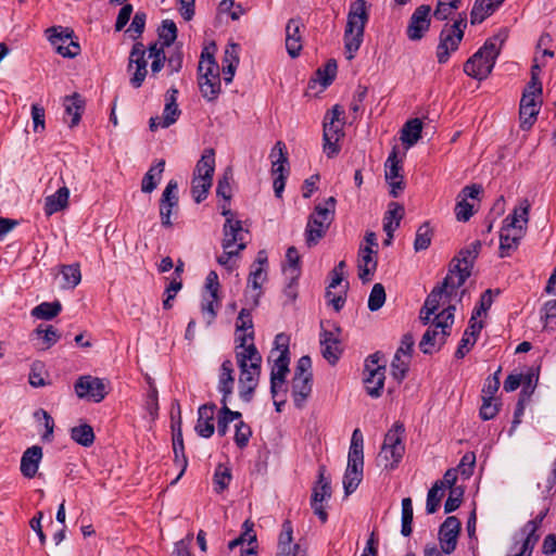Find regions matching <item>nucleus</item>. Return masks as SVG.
<instances>
[{
	"mask_svg": "<svg viewBox=\"0 0 556 556\" xmlns=\"http://www.w3.org/2000/svg\"><path fill=\"white\" fill-rule=\"evenodd\" d=\"M480 242H473L469 248L459 252L451 264V268L441 282L427 296L424 307L420 311V320L427 325L431 316L438 311L442 300L459 302L465 293L463 286L471 274L473 262L478 256Z\"/></svg>",
	"mask_w": 556,
	"mask_h": 556,
	"instance_id": "nucleus-1",
	"label": "nucleus"
},
{
	"mask_svg": "<svg viewBox=\"0 0 556 556\" xmlns=\"http://www.w3.org/2000/svg\"><path fill=\"white\" fill-rule=\"evenodd\" d=\"M531 204L528 199H521L513 212L508 214L500 231V256L507 257L515 252L521 239L526 235L529 223V212Z\"/></svg>",
	"mask_w": 556,
	"mask_h": 556,
	"instance_id": "nucleus-2",
	"label": "nucleus"
},
{
	"mask_svg": "<svg viewBox=\"0 0 556 556\" xmlns=\"http://www.w3.org/2000/svg\"><path fill=\"white\" fill-rule=\"evenodd\" d=\"M236 362L240 369L239 394L244 402H250L258 383L262 356L254 343L235 346Z\"/></svg>",
	"mask_w": 556,
	"mask_h": 556,
	"instance_id": "nucleus-3",
	"label": "nucleus"
},
{
	"mask_svg": "<svg viewBox=\"0 0 556 556\" xmlns=\"http://www.w3.org/2000/svg\"><path fill=\"white\" fill-rule=\"evenodd\" d=\"M222 215L225 216L226 220L223 227V253L217 257V262L222 266L231 268V258L238 256L247 247L249 231L243 228L242 222L236 217L226 204L222 206Z\"/></svg>",
	"mask_w": 556,
	"mask_h": 556,
	"instance_id": "nucleus-4",
	"label": "nucleus"
},
{
	"mask_svg": "<svg viewBox=\"0 0 556 556\" xmlns=\"http://www.w3.org/2000/svg\"><path fill=\"white\" fill-rule=\"evenodd\" d=\"M505 39V33H500L489 38L484 45L467 60L464 65V72L475 79H485L495 65V61Z\"/></svg>",
	"mask_w": 556,
	"mask_h": 556,
	"instance_id": "nucleus-5",
	"label": "nucleus"
},
{
	"mask_svg": "<svg viewBox=\"0 0 556 556\" xmlns=\"http://www.w3.org/2000/svg\"><path fill=\"white\" fill-rule=\"evenodd\" d=\"M368 18L369 14L365 0H355L350 4L343 36L344 52L348 60H352L359 50Z\"/></svg>",
	"mask_w": 556,
	"mask_h": 556,
	"instance_id": "nucleus-6",
	"label": "nucleus"
},
{
	"mask_svg": "<svg viewBox=\"0 0 556 556\" xmlns=\"http://www.w3.org/2000/svg\"><path fill=\"white\" fill-rule=\"evenodd\" d=\"M289 343L290 338L286 333H278L274 340L268 362L273 363L270 371V393L277 397L280 392H286V377L289 372Z\"/></svg>",
	"mask_w": 556,
	"mask_h": 556,
	"instance_id": "nucleus-7",
	"label": "nucleus"
},
{
	"mask_svg": "<svg viewBox=\"0 0 556 556\" xmlns=\"http://www.w3.org/2000/svg\"><path fill=\"white\" fill-rule=\"evenodd\" d=\"M364 469V437L357 428L353 431L348 454V465L343 476V488L345 495L356 491L362 479Z\"/></svg>",
	"mask_w": 556,
	"mask_h": 556,
	"instance_id": "nucleus-8",
	"label": "nucleus"
},
{
	"mask_svg": "<svg viewBox=\"0 0 556 556\" xmlns=\"http://www.w3.org/2000/svg\"><path fill=\"white\" fill-rule=\"evenodd\" d=\"M446 301L447 307L435 315L432 325L424 333L419 342V348L425 354L433 353L444 344L445 339L450 336V331L454 323L455 306L448 300Z\"/></svg>",
	"mask_w": 556,
	"mask_h": 556,
	"instance_id": "nucleus-9",
	"label": "nucleus"
},
{
	"mask_svg": "<svg viewBox=\"0 0 556 556\" xmlns=\"http://www.w3.org/2000/svg\"><path fill=\"white\" fill-rule=\"evenodd\" d=\"M336 203V199L329 197L324 204L315 206L305 228V239L308 247L317 244L325 236L334 217Z\"/></svg>",
	"mask_w": 556,
	"mask_h": 556,
	"instance_id": "nucleus-10",
	"label": "nucleus"
},
{
	"mask_svg": "<svg viewBox=\"0 0 556 556\" xmlns=\"http://www.w3.org/2000/svg\"><path fill=\"white\" fill-rule=\"evenodd\" d=\"M344 111L334 105L324 118L323 149L328 157H333L340 152V140L344 136L343 131Z\"/></svg>",
	"mask_w": 556,
	"mask_h": 556,
	"instance_id": "nucleus-11",
	"label": "nucleus"
},
{
	"mask_svg": "<svg viewBox=\"0 0 556 556\" xmlns=\"http://www.w3.org/2000/svg\"><path fill=\"white\" fill-rule=\"evenodd\" d=\"M405 429L401 424H395L384 435L383 444L379 452V460L384 468L393 469L401 462L404 452Z\"/></svg>",
	"mask_w": 556,
	"mask_h": 556,
	"instance_id": "nucleus-12",
	"label": "nucleus"
},
{
	"mask_svg": "<svg viewBox=\"0 0 556 556\" xmlns=\"http://www.w3.org/2000/svg\"><path fill=\"white\" fill-rule=\"evenodd\" d=\"M542 84L533 78L527 85L520 100V127L528 130L536 121V116L541 109Z\"/></svg>",
	"mask_w": 556,
	"mask_h": 556,
	"instance_id": "nucleus-13",
	"label": "nucleus"
},
{
	"mask_svg": "<svg viewBox=\"0 0 556 556\" xmlns=\"http://www.w3.org/2000/svg\"><path fill=\"white\" fill-rule=\"evenodd\" d=\"M467 26L466 14H459L451 26L442 29L440 34V42L437 47V59L440 64L448 61L451 53L458 49L464 37V29Z\"/></svg>",
	"mask_w": 556,
	"mask_h": 556,
	"instance_id": "nucleus-14",
	"label": "nucleus"
},
{
	"mask_svg": "<svg viewBox=\"0 0 556 556\" xmlns=\"http://www.w3.org/2000/svg\"><path fill=\"white\" fill-rule=\"evenodd\" d=\"M381 355L375 353L365 361L364 386L371 397H379L384 387V365L380 364Z\"/></svg>",
	"mask_w": 556,
	"mask_h": 556,
	"instance_id": "nucleus-15",
	"label": "nucleus"
},
{
	"mask_svg": "<svg viewBox=\"0 0 556 556\" xmlns=\"http://www.w3.org/2000/svg\"><path fill=\"white\" fill-rule=\"evenodd\" d=\"M320 348L324 358L334 365L342 354L341 329L334 324L321 323Z\"/></svg>",
	"mask_w": 556,
	"mask_h": 556,
	"instance_id": "nucleus-16",
	"label": "nucleus"
},
{
	"mask_svg": "<svg viewBox=\"0 0 556 556\" xmlns=\"http://www.w3.org/2000/svg\"><path fill=\"white\" fill-rule=\"evenodd\" d=\"M127 72L130 75V85L138 89L140 88L148 75V59L147 50L142 42H136L128 58Z\"/></svg>",
	"mask_w": 556,
	"mask_h": 556,
	"instance_id": "nucleus-17",
	"label": "nucleus"
},
{
	"mask_svg": "<svg viewBox=\"0 0 556 556\" xmlns=\"http://www.w3.org/2000/svg\"><path fill=\"white\" fill-rule=\"evenodd\" d=\"M331 497L330 480L325 476V467L319 468L318 480L313 488L311 507L314 514L324 523L328 519L324 502Z\"/></svg>",
	"mask_w": 556,
	"mask_h": 556,
	"instance_id": "nucleus-18",
	"label": "nucleus"
},
{
	"mask_svg": "<svg viewBox=\"0 0 556 556\" xmlns=\"http://www.w3.org/2000/svg\"><path fill=\"white\" fill-rule=\"evenodd\" d=\"M74 389L79 399L92 400L96 403L101 402L108 394L105 381L89 375L79 377Z\"/></svg>",
	"mask_w": 556,
	"mask_h": 556,
	"instance_id": "nucleus-19",
	"label": "nucleus"
},
{
	"mask_svg": "<svg viewBox=\"0 0 556 556\" xmlns=\"http://www.w3.org/2000/svg\"><path fill=\"white\" fill-rule=\"evenodd\" d=\"M178 90L170 88L165 94V105L162 116H155L150 118L149 127L152 131L159 128H167L180 116V110L177 104Z\"/></svg>",
	"mask_w": 556,
	"mask_h": 556,
	"instance_id": "nucleus-20",
	"label": "nucleus"
},
{
	"mask_svg": "<svg viewBox=\"0 0 556 556\" xmlns=\"http://www.w3.org/2000/svg\"><path fill=\"white\" fill-rule=\"evenodd\" d=\"M49 40L58 53L65 58H75L80 52V46L73 40V31L63 27L48 29Z\"/></svg>",
	"mask_w": 556,
	"mask_h": 556,
	"instance_id": "nucleus-21",
	"label": "nucleus"
},
{
	"mask_svg": "<svg viewBox=\"0 0 556 556\" xmlns=\"http://www.w3.org/2000/svg\"><path fill=\"white\" fill-rule=\"evenodd\" d=\"M386 180L390 186V194L393 198H397L404 189V179L401 174L402 161L397 156V151L394 148L389 154L386 164Z\"/></svg>",
	"mask_w": 556,
	"mask_h": 556,
	"instance_id": "nucleus-22",
	"label": "nucleus"
},
{
	"mask_svg": "<svg viewBox=\"0 0 556 556\" xmlns=\"http://www.w3.org/2000/svg\"><path fill=\"white\" fill-rule=\"evenodd\" d=\"M178 207V184L176 180H169L162 193L160 200V217L164 227L173 226L172 213Z\"/></svg>",
	"mask_w": 556,
	"mask_h": 556,
	"instance_id": "nucleus-23",
	"label": "nucleus"
},
{
	"mask_svg": "<svg viewBox=\"0 0 556 556\" xmlns=\"http://www.w3.org/2000/svg\"><path fill=\"white\" fill-rule=\"evenodd\" d=\"M460 531V521L454 517H447L439 530V541L444 554H452L457 545V539Z\"/></svg>",
	"mask_w": 556,
	"mask_h": 556,
	"instance_id": "nucleus-24",
	"label": "nucleus"
},
{
	"mask_svg": "<svg viewBox=\"0 0 556 556\" xmlns=\"http://www.w3.org/2000/svg\"><path fill=\"white\" fill-rule=\"evenodd\" d=\"M236 345H249L254 343V326L251 311L242 308L236 319Z\"/></svg>",
	"mask_w": 556,
	"mask_h": 556,
	"instance_id": "nucleus-25",
	"label": "nucleus"
},
{
	"mask_svg": "<svg viewBox=\"0 0 556 556\" xmlns=\"http://www.w3.org/2000/svg\"><path fill=\"white\" fill-rule=\"evenodd\" d=\"M430 7L420 5L413 13L407 27V36L410 40H419L430 26Z\"/></svg>",
	"mask_w": 556,
	"mask_h": 556,
	"instance_id": "nucleus-26",
	"label": "nucleus"
},
{
	"mask_svg": "<svg viewBox=\"0 0 556 556\" xmlns=\"http://www.w3.org/2000/svg\"><path fill=\"white\" fill-rule=\"evenodd\" d=\"M481 191L480 186L470 185L462 189L457 195V202L455 205V216L459 222H467L472 216V205L468 202V199H476Z\"/></svg>",
	"mask_w": 556,
	"mask_h": 556,
	"instance_id": "nucleus-27",
	"label": "nucleus"
},
{
	"mask_svg": "<svg viewBox=\"0 0 556 556\" xmlns=\"http://www.w3.org/2000/svg\"><path fill=\"white\" fill-rule=\"evenodd\" d=\"M42 456V447L39 445H33L26 448L22 455L20 465L22 476L27 479L34 478L38 472Z\"/></svg>",
	"mask_w": 556,
	"mask_h": 556,
	"instance_id": "nucleus-28",
	"label": "nucleus"
},
{
	"mask_svg": "<svg viewBox=\"0 0 556 556\" xmlns=\"http://www.w3.org/2000/svg\"><path fill=\"white\" fill-rule=\"evenodd\" d=\"M303 23L299 18H291L286 26V49L291 58L300 55L302 50Z\"/></svg>",
	"mask_w": 556,
	"mask_h": 556,
	"instance_id": "nucleus-29",
	"label": "nucleus"
},
{
	"mask_svg": "<svg viewBox=\"0 0 556 556\" xmlns=\"http://www.w3.org/2000/svg\"><path fill=\"white\" fill-rule=\"evenodd\" d=\"M233 364L230 359H225L220 366L217 386V390L222 394V404H228L229 397L233 392Z\"/></svg>",
	"mask_w": 556,
	"mask_h": 556,
	"instance_id": "nucleus-30",
	"label": "nucleus"
},
{
	"mask_svg": "<svg viewBox=\"0 0 556 556\" xmlns=\"http://www.w3.org/2000/svg\"><path fill=\"white\" fill-rule=\"evenodd\" d=\"M216 410L215 404H204L198 409V421L195 431L202 438H211L214 433V415Z\"/></svg>",
	"mask_w": 556,
	"mask_h": 556,
	"instance_id": "nucleus-31",
	"label": "nucleus"
},
{
	"mask_svg": "<svg viewBox=\"0 0 556 556\" xmlns=\"http://www.w3.org/2000/svg\"><path fill=\"white\" fill-rule=\"evenodd\" d=\"M404 216V207L397 202H391L383 217V230L387 233V244L393 239L394 231L400 227V223Z\"/></svg>",
	"mask_w": 556,
	"mask_h": 556,
	"instance_id": "nucleus-32",
	"label": "nucleus"
},
{
	"mask_svg": "<svg viewBox=\"0 0 556 556\" xmlns=\"http://www.w3.org/2000/svg\"><path fill=\"white\" fill-rule=\"evenodd\" d=\"M269 157L271 160L273 177H288L289 168L286 144L281 141H277L270 151Z\"/></svg>",
	"mask_w": 556,
	"mask_h": 556,
	"instance_id": "nucleus-33",
	"label": "nucleus"
},
{
	"mask_svg": "<svg viewBox=\"0 0 556 556\" xmlns=\"http://www.w3.org/2000/svg\"><path fill=\"white\" fill-rule=\"evenodd\" d=\"M293 529L289 520L283 521L281 532L278 538V556H293L294 553L305 552L298 544H292Z\"/></svg>",
	"mask_w": 556,
	"mask_h": 556,
	"instance_id": "nucleus-34",
	"label": "nucleus"
},
{
	"mask_svg": "<svg viewBox=\"0 0 556 556\" xmlns=\"http://www.w3.org/2000/svg\"><path fill=\"white\" fill-rule=\"evenodd\" d=\"M312 392V378L293 376L291 397L298 408H302Z\"/></svg>",
	"mask_w": 556,
	"mask_h": 556,
	"instance_id": "nucleus-35",
	"label": "nucleus"
},
{
	"mask_svg": "<svg viewBox=\"0 0 556 556\" xmlns=\"http://www.w3.org/2000/svg\"><path fill=\"white\" fill-rule=\"evenodd\" d=\"M65 119L70 118L68 126L75 127L79 124L85 109V100L80 94L74 93L64 98Z\"/></svg>",
	"mask_w": 556,
	"mask_h": 556,
	"instance_id": "nucleus-36",
	"label": "nucleus"
},
{
	"mask_svg": "<svg viewBox=\"0 0 556 556\" xmlns=\"http://www.w3.org/2000/svg\"><path fill=\"white\" fill-rule=\"evenodd\" d=\"M70 190L67 187L59 188L53 194L45 199L43 211L47 216H51L68 205Z\"/></svg>",
	"mask_w": 556,
	"mask_h": 556,
	"instance_id": "nucleus-37",
	"label": "nucleus"
},
{
	"mask_svg": "<svg viewBox=\"0 0 556 556\" xmlns=\"http://www.w3.org/2000/svg\"><path fill=\"white\" fill-rule=\"evenodd\" d=\"M374 251L369 247L362 248L358 257V277L363 282L371 279L376 268L377 261L374 257Z\"/></svg>",
	"mask_w": 556,
	"mask_h": 556,
	"instance_id": "nucleus-38",
	"label": "nucleus"
},
{
	"mask_svg": "<svg viewBox=\"0 0 556 556\" xmlns=\"http://www.w3.org/2000/svg\"><path fill=\"white\" fill-rule=\"evenodd\" d=\"M504 1L505 0H476L470 14L471 24L482 23L488 16L493 14Z\"/></svg>",
	"mask_w": 556,
	"mask_h": 556,
	"instance_id": "nucleus-39",
	"label": "nucleus"
},
{
	"mask_svg": "<svg viewBox=\"0 0 556 556\" xmlns=\"http://www.w3.org/2000/svg\"><path fill=\"white\" fill-rule=\"evenodd\" d=\"M214 170L215 152L213 149H206L195 165L193 177H202L204 179L213 180Z\"/></svg>",
	"mask_w": 556,
	"mask_h": 556,
	"instance_id": "nucleus-40",
	"label": "nucleus"
},
{
	"mask_svg": "<svg viewBox=\"0 0 556 556\" xmlns=\"http://www.w3.org/2000/svg\"><path fill=\"white\" fill-rule=\"evenodd\" d=\"M422 123L419 118L406 122L401 130V140L406 149L412 148L421 137Z\"/></svg>",
	"mask_w": 556,
	"mask_h": 556,
	"instance_id": "nucleus-41",
	"label": "nucleus"
},
{
	"mask_svg": "<svg viewBox=\"0 0 556 556\" xmlns=\"http://www.w3.org/2000/svg\"><path fill=\"white\" fill-rule=\"evenodd\" d=\"M165 161L160 160L152 165L142 178L141 190L146 193H151L157 186L164 172Z\"/></svg>",
	"mask_w": 556,
	"mask_h": 556,
	"instance_id": "nucleus-42",
	"label": "nucleus"
},
{
	"mask_svg": "<svg viewBox=\"0 0 556 556\" xmlns=\"http://www.w3.org/2000/svg\"><path fill=\"white\" fill-rule=\"evenodd\" d=\"M219 306L220 301L218 294L204 293L202 295L201 312L207 325H211L214 321Z\"/></svg>",
	"mask_w": 556,
	"mask_h": 556,
	"instance_id": "nucleus-43",
	"label": "nucleus"
},
{
	"mask_svg": "<svg viewBox=\"0 0 556 556\" xmlns=\"http://www.w3.org/2000/svg\"><path fill=\"white\" fill-rule=\"evenodd\" d=\"M199 88L203 98L214 101L220 93V77H199Z\"/></svg>",
	"mask_w": 556,
	"mask_h": 556,
	"instance_id": "nucleus-44",
	"label": "nucleus"
},
{
	"mask_svg": "<svg viewBox=\"0 0 556 556\" xmlns=\"http://www.w3.org/2000/svg\"><path fill=\"white\" fill-rule=\"evenodd\" d=\"M35 334L39 340V349L48 350L52 345H54L59 339L60 334L58 330L53 326H38L35 330Z\"/></svg>",
	"mask_w": 556,
	"mask_h": 556,
	"instance_id": "nucleus-45",
	"label": "nucleus"
},
{
	"mask_svg": "<svg viewBox=\"0 0 556 556\" xmlns=\"http://www.w3.org/2000/svg\"><path fill=\"white\" fill-rule=\"evenodd\" d=\"M198 71L199 77L219 76V66L215 62L213 54L208 52V48H205L201 53Z\"/></svg>",
	"mask_w": 556,
	"mask_h": 556,
	"instance_id": "nucleus-46",
	"label": "nucleus"
},
{
	"mask_svg": "<svg viewBox=\"0 0 556 556\" xmlns=\"http://www.w3.org/2000/svg\"><path fill=\"white\" fill-rule=\"evenodd\" d=\"M61 311L62 305L59 301L42 302L31 309V316L38 319L50 320L58 316Z\"/></svg>",
	"mask_w": 556,
	"mask_h": 556,
	"instance_id": "nucleus-47",
	"label": "nucleus"
},
{
	"mask_svg": "<svg viewBox=\"0 0 556 556\" xmlns=\"http://www.w3.org/2000/svg\"><path fill=\"white\" fill-rule=\"evenodd\" d=\"M222 408L217 415V433L220 437L226 435L228 431V425L233 420L241 418V413L233 412L228 407V404H222Z\"/></svg>",
	"mask_w": 556,
	"mask_h": 556,
	"instance_id": "nucleus-48",
	"label": "nucleus"
},
{
	"mask_svg": "<svg viewBox=\"0 0 556 556\" xmlns=\"http://www.w3.org/2000/svg\"><path fill=\"white\" fill-rule=\"evenodd\" d=\"M173 450L175 454V462L180 467V472L173 483H175L185 472L188 462L184 452V441L180 429L173 434Z\"/></svg>",
	"mask_w": 556,
	"mask_h": 556,
	"instance_id": "nucleus-49",
	"label": "nucleus"
},
{
	"mask_svg": "<svg viewBox=\"0 0 556 556\" xmlns=\"http://www.w3.org/2000/svg\"><path fill=\"white\" fill-rule=\"evenodd\" d=\"M548 513V507L542 509L535 518L529 520L520 530L522 536H527L529 539H534L535 542L539 541L540 535L536 533L540 529L544 518Z\"/></svg>",
	"mask_w": 556,
	"mask_h": 556,
	"instance_id": "nucleus-50",
	"label": "nucleus"
},
{
	"mask_svg": "<svg viewBox=\"0 0 556 556\" xmlns=\"http://www.w3.org/2000/svg\"><path fill=\"white\" fill-rule=\"evenodd\" d=\"M267 278L266 268L263 266H252L249 278H248V288H252L256 290L257 293L254 295L255 304L261 295L262 285L265 282Z\"/></svg>",
	"mask_w": 556,
	"mask_h": 556,
	"instance_id": "nucleus-51",
	"label": "nucleus"
},
{
	"mask_svg": "<svg viewBox=\"0 0 556 556\" xmlns=\"http://www.w3.org/2000/svg\"><path fill=\"white\" fill-rule=\"evenodd\" d=\"M71 438L83 446H90L94 441V433L89 425H79L72 428Z\"/></svg>",
	"mask_w": 556,
	"mask_h": 556,
	"instance_id": "nucleus-52",
	"label": "nucleus"
},
{
	"mask_svg": "<svg viewBox=\"0 0 556 556\" xmlns=\"http://www.w3.org/2000/svg\"><path fill=\"white\" fill-rule=\"evenodd\" d=\"M61 275L64 281V288L73 289L81 280V274L78 264L63 265L61 267Z\"/></svg>",
	"mask_w": 556,
	"mask_h": 556,
	"instance_id": "nucleus-53",
	"label": "nucleus"
},
{
	"mask_svg": "<svg viewBox=\"0 0 556 556\" xmlns=\"http://www.w3.org/2000/svg\"><path fill=\"white\" fill-rule=\"evenodd\" d=\"M432 229L428 222L424 223L416 231L414 249L416 252L427 250L431 244Z\"/></svg>",
	"mask_w": 556,
	"mask_h": 556,
	"instance_id": "nucleus-54",
	"label": "nucleus"
},
{
	"mask_svg": "<svg viewBox=\"0 0 556 556\" xmlns=\"http://www.w3.org/2000/svg\"><path fill=\"white\" fill-rule=\"evenodd\" d=\"M231 479L230 469L224 465H218L213 477L214 491L217 493L224 492L228 488Z\"/></svg>",
	"mask_w": 556,
	"mask_h": 556,
	"instance_id": "nucleus-55",
	"label": "nucleus"
},
{
	"mask_svg": "<svg viewBox=\"0 0 556 556\" xmlns=\"http://www.w3.org/2000/svg\"><path fill=\"white\" fill-rule=\"evenodd\" d=\"M460 4L462 0H439L433 15L440 21L447 20Z\"/></svg>",
	"mask_w": 556,
	"mask_h": 556,
	"instance_id": "nucleus-56",
	"label": "nucleus"
},
{
	"mask_svg": "<svg viewBox=\"0 0 556 556\" xmlns=\"http://www.w3.org/2000/svg\"><path fill=\"white\" fill-rule=\"evenodd\" d=\"M443 482L437 481L428 491L426 510L428 514H434L438 510L442 498Z\"/></svg>",
	"mask_w": 556,
	"mask_h": 556,
	"instance_id": "nucleus-57",
	"label": "nucleus"
},
{
	"mask_svg": "<svg viewBox=\"0 0 556 556\" xmlns=\"http://www.w3.org/2000/svg\"><path fill=\"white\" fill-rule=\"evenodd\" d=\"M213 180L204 179L202 177L192 178V195L197 203L206 199L208 190L212 187Z\"/></svg>",
	"mask_w": 556,
	"mask_h": 556,
	"instance_id": "nucleus-58",
	"label": "nucleus"
},
{
	"mask_svg": "<svg viewBox=\"0 0 556 556\" xmlns=\"http://www.w3.org/2000/svg\"><path fill=\"white\" fill-rule=\"evenodd\" d=\"M386 302V291L381 283L374 285L369 298H368V308L371 312H376L383 306Z\"/></svg>",
	"mask_w": 556,
	"mask_h": 556,
	"instance_id": "nucleus-59",
	"label": "nucleus"
},
{
	"mask_svg": "<svg viewBox=\"0 0 556 556\" xmlns=\"http://www.w3.org/2000/svg\"><path fill=\"white\" fill-rule=\"evenodd\" d=\"M409 363L410 359L399 356L397 354L394 355L391 363V374L397 382H401L405 378Z\"/></svg>",
	"mask_w": 556,
	"mask_h": 556,
	"instance_id": "nucleus-60",
	"label": "nucleus"
},
{
	"mask_svg": "<svg viewBox=\"0 0 556 556\" xmlns=\"http://www.w3.org/2000/svg\"><path fill=\"white\" fill-rule=\"evenodd\" d=\"M337 63L334 60H329L323 67L318 68L317 76L319 83L324 87H328L337 75Z\"/></svg>",
	"mask_w": 556,
	"mask_h": 556,
	"instance_id": "nucleus-61",
	"label": "nucleus"
},
{
	"mask_svg": "<svg viewBox=\"0 0 556 556\" xmlns=\"http://www.w3.org/2000/svg\"><path fill=\"white\" fill-rule=\"evenodd\" d=\"M159 36L163 45L170 46L177 37L176 24L170 20L163 21L159 29Z\"/></svg>",
	"mask_w": 556,
	"mask_h": 556,
	"instance_id": "nucleus-62",
	"label": "nucleus"
},
{
	"mask_svg": "<svg viewBox=\"0 0 556 556\" xmlns=\"http://www.w3.org/2000/svg\"><path fill=\"white\" fill-rule=\"evenodd\" d=\"M235 428V442L239 448H243L248 445L252 435L251 428L242 420H239Z\"/></svg>",
	"mask_w": 556,
	"mask_h": 556,
	"instance_id": "nucleus-63",
	"label": "nucleus"
},
{
	"mask_svg": "<svg viewBox=\"0 0 556 556\" xmlns=\"http://www.w3.org/2000/svg\"><path fill=\"white\" fill-rule=\"evenodd\" d=\"M45 375L43 364L40 362L34 363L28 377L29 384L34 388L45 387L47 384Z\"/></svg>",
	"mask_w": 556,
	"mask_h": 556,
	"instance_id": "nucleus-64",
	"label": "nucleus"
}]
</instances>
